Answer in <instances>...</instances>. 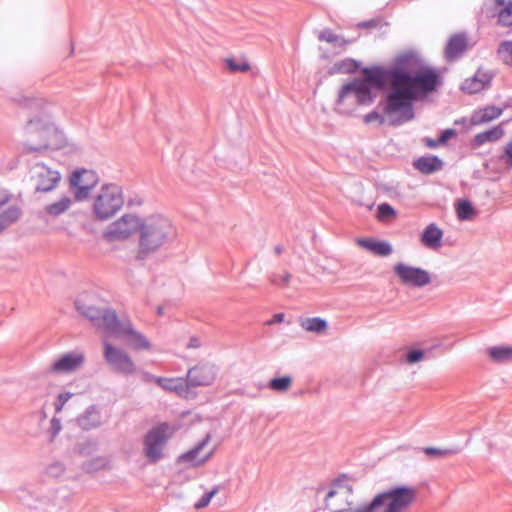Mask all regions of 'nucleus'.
I'll use <instances>...</instances> for the list:
<instances>
[{
	"mask_svg": "<svg viewBox=\"0 0 512 512\" xmlns=\"http://www.w3.org/2000/svg\"><path fill=\"white\" fill-rule=\"evenodd\" d=\"M363 75L362 80L367 81L369 86L373 84L383 88L388 84L390 91L384 110L388 115L400 114L402 121L413 118L414 100L426 98L441 85L439 72L411 51L399 54L391 68H365Z\"/></svg>",
	"mask_w": 512,
	"mask_h": 512,
	"instance_id": "1",
	"label": "nucleus"
},
{
	"mask_svg": "<svg viewBox=\"0 0 512 512\" xmlns=\"http://www.w3.org/2000/svg\"><path fill=\"white\" fill-rule=\"evenodd\" d=\"M12 100L26 113L28 122L24 128L23 152H43L59 146V135L52 125V105L43 98L15 95Z\"/></svg>",
	"mask_w": 512,
	"mask_h": 512,
	"instance_id": "2",
	"label": "nucleus"
},
{
	"mask_svg": "<svg viewBox=\"0 0 512 512\" xmlns=\"http://www.w3.org/2000/svg\"><path fill=\"white\" fill-rule=\"evenodd\" d=\"M77 310L88 317L107 337H127V344L135 350H149L150 342L136 331L130 321H119L111 310H104L92 305L88 297L76 301Z\"/></svg>",
	"mask_w": 512,
	"mask_h": 512,
	"instance_id": "3",
	"label": "nucleus"
},
{
	"mask_svg": "<svg viewBox=\"0 0 512 512\" xmlns=\"http://www.w3.org/2000/svg\"><path fill=\"white\" fill-rule=\"evenodd\" d=\"M176 237L171 221L163 215H152L141 222L137 257L143 259Z\"/></svg>",
	"mask_w": 512,
	"mask_h": 512,
	"instance_id": "4",
	"label": "nucleus"
},
{
	"mask_svg": "<svg viewBox=\"0 0 512 512\" xmlns=\"http://www.w3.org/2000/svg\"><path fill=\"white\" fill-rule=\"evenodd\" d=\"M416 498V490L412 487H397L377 495L362 512H402Z\"/></svg>",
	"mask_w": 512,
	"mask_h": 512,
	"instance_id": "5",
	"label": "nucleus"
},
{
	"mask_svg": "<svg viewBox=\"0 0 512 512\" xmlns=\"http://www.w3.org/2000/svg\"><path fill=\"white\" fill-rule=\"evenodd\" d=\"M124 206L122 188L117 184L101 187L92 202V212L97 220L105 221L116 215Z\"/></svg>",
	"mask_w": 512,
	"mask_h": 512,
	"instance_id": "6",
	"label": "nucleus"
},
{
	"mask_svg": "<svg viewBox=\"0 0 512 512\" xmlns=\"http://www.w3.org/2000/svg\"><path fill=\"white\" fill-rule=\"evenodd\" d=\"M325 506L331 512H362V506L356 501L352 484L346 478H340L331 484L325 497Z\"/></svg>",
	"mask_w": 512,
	"mask_h": 512,
	"instance_id": "7",
	"label": "nucleus"
},
{
	"mask_svg": "<svg viewBox=\"0 0 512 512\" xmlns=\"http://www.w3.org/2000/svg\"><path fill=\"white\" fill-rule=\"evenodd\" d=\"M175 431L176 428L168 423H159L148 431L144 438V451L151 462L162 458L164 446Z\"/></svg>",
	"mask_w": 512,
	"mask_h": 512,
	"instance_id": "8",
	"label": "nucleus"
},
{
	"mask_svg": "<svg viewBox=\"0 0 512 512\" xmlns=\"http://www.w3.org/2000/svg\"><path fill=\"white\" fill-rule=\"evenodd\" d=\"M103 345L104 358L115 371L127 375L136 372V365L132 358L124 350L110 344L106 335Z\"/></svg>",
	"mask_w": 512,
	"mask_h": 512,
	"instance_id": "9",
	"label": "nucleus"
},
{
	"mask_svg": "<svg viewBox=\"0 0 512 512\" xmlns=\"http://www.w3.org/2000/svg\"><path fill=\"white\" fill-rule=\"evenodd\" d=\"M141 222L136 215L124 214L108 227L104 237L109 241L125 240L137 231L140 233Z\"/></svg>",
	"mask_w": 512,
	"mask_h": 512,
	"instance_id": "10",
	"label": "nucleus"
},
{
	"mask_svg": "<svg viewBox=\"0 0 512 512\" xmlns=\"http://www.w3.org/2000/svg\"><path fill=\"white\" fill-rule=\"evenodd\" d=\"M30 180L37 191L48 192L56 188L61 175L43 163H36L30 169Z\"/></svg>",
	"mask_w": 512,
	"mask_h": 512,
	"instance_id": "11",
	"label": "nucleus"
},
{
	"mask_svg": "<svg viewBox=\"0 0 512 512\" xmlns=\"http://www.w3.org/2000/svg\"><path fill=\"white\" fill-rule=\"evenodd\" d=\"M98 176L94 171L87 169L76 170L70 176V185L76 200L82 201L88 198L91 190L97 185Z\"/></svg>",
	"mask_w": 512,
	"mask_h": 512,
	"instance_id": "12",
	"label": "nucleus"
},
{
	"mask_svg": "<svg viewBox=\"0 0 512 512\" xmlns=\"http://www.w3.org/2000/svg\"><path fill=\"white\" fill-rule=\"evenodd\" d=\"M393 270L400 281L407 286L423 287L431 282L429 272L419 267L398 263L394 266Z\"/></svg>",
	"mask_w": 512,
	"mask_h": 512,
	"instance_id": "13",
	"label": "nucleus"
},
{
	"mask_svg": "<svg viewBox=\"0 0 512 512\" xmlns=\"http://www.w3.org/2000/svg\"><path fill=\"white\" fill-rule=\"evenodd\" d=\"M350 95H353L356 99V103L360 105L372 102L371 88L367 84V81L362 79H355L342 86L338 95V104H344L346 98Z\"/></svg>",
	"mask_w": 512,
	"mask_h": 512,
	"instance_id": "14",
	"label": "nucleus"
},
{
	"mask_svg": "<svg viewBox=\"0 0 512 512\" xmlns=\"http://www.w3.org/2000/svg\"><path fill=\"white\" fill-rule=\"evenodd\" d=\"M209 440L210 437L206 436L195 448L182 454L179 457V461L192 467L200 466L207 462L213 454V449L208 445Z\"/></svg>",
	"mask_w": 512,
	"mask_h": 512,
	"instance_id": "15",
	"label": "nucleus"
},
{
	"mask_svg": "<svg viewBox=\"0 0 512 512\" xmlns=\"http://www.w3.org/2000/svg\"><path fill=\"white\" fill-rule=\"evenodd\" d=\"M85 357L83 353L73 352L60 356L50 367V372L65 374L78 369L84 363Z\"/></svg>",
	"mask_w": 512,
	"mask_h": 512,
	"instance_id": "16",
	"label": "nucleus"
},
{
	"mask_svg": "<svg viewBox=\"0 0 512 512\" xmlns=\"http://www.w3.org/2000/svg\"><path fill=\"white\" fill-rule=\"evenodd\" d=\"M215 379V372L212 366L199 364L191 368L187 373L186 385L206 386L210 385Z\"/></svg>",
	"mask_w": 512,
	"mask_h": 512,
	"instance_id": "17",
	"label": "nucleus"
},
{
	"mask_svg": "<svg viewBox=\"0 0 512 512\" xmlns=\"http://www.w3.org/2000/svg\"><path fill=\"white\" fill-rule=\"evenodd\" d=\"M10 199V194L6 190L0 189V232L15 223L21 216V210L15 205L2 210V207L8 204Z\"/></svg>",
	"mask_w": 512,
	"mask_h": 512,
	"instance_id": "18",
	"label": "nucleus"
},
{
	"mask_svg": "<svg viewBox=\"0 0 512 512\" xmlns=\"http://www.w3.org/2000/svg\"><path fill=\"white\" fill-rule=\"evenodd\" d=\"M491 79L492 75L489 72L478 69L473 76L464 80L461 90L468 94L478 93L490 84Z\"/></svg>",
	"mask_w": 512,
	"mask_h": 512,
	"instance_id": "19",
	"label": "nucleus"
},
{
	"mask_svg": "<svg viewBox=\"0 0 512 512\" xmlns=\"http://www.w3.org/2000/svg\"><path fill=\"white\" fill-rule=\"evenodd\" d=\"M355 242L359 247L376 256L386 257L392 253V247L387 241H378L373 238H358Z\"/></svg>",
	"mask_w": 512,
	"mask_h": 512,
	"instance_id": "20",
	"label": "nucleus"
},
{
	"mask_svg": "<svg viewBox=\"0 0 512 512\" xmlns=\"http://www.w3.org/2000/svg\"><path fill=\"white\" fill-rule=\"evenodd\" d=\"M505 134L501 125L494 126L488 130L476 134L470 141V147L477 149L486 143H494L500 140Z\"/></svg>",
	"mask_w": 512,
	"mask_h": 512,
	"instance_id": "21",
	"label": "nucleus"
},
{
	"mask_svg": "<svg viewBox=\"0 0 512 512\" xmlns=\"http://www.w3.org/2000/svg\"><path fill=\"white\" fill-rule=\"evenodd\" d=\"M468 40L464 34H454L448 40L445 55L449 60H453L464 53L468 48Z\"/></svg>",
	"mask_w": 512,
	"mask_h": 512,
	"instance_id": "22",
	"label": "nucleus"
},
{
	"mask_svg": "<svg viewBox=\"0 0 512 512\" xmlns=\"http://www.w3.org/2000/svg\"><path fill=\"white\" fill-rule=\"evenodd\" d=\"M497 22L501 26H512V0H494Z\"/></svg>",
	"mask_w": 512,
	"mask_h": 512,
	"instance_id": "23",
	"label": "nucleus"
},
{
	"mask_svg": "<svg viewBox=\"0 0 512 512\" xmlns=\"http://www.w3.org/2000/svg\"><path fill=\"white\" fill-rule=\"evenodd\" d=\"M442 236V230L432 223L424 229L421 235V242L430 249H437L441 246Z\"/></svg>",
	"mask_w": 512,
	"mask_h": 512,
	"instance_id": "24",
	"label": "nucleus"
},
{
	"mask_svg": "<svg viewBox=\"0 0 512 512\" xmlns=\"http://www.w3.org/2000/svg\"><path fill=\"white\" fill-rule=\"evenodd\" d=\"M503 109L497 106L488 105L474 112L472 123L476 125L488 123L501 116Z\"/></svg>",
	"mask_w": 512,
	"mask_h": 512,
	"instance_id": "25",
	"label": "nucleus"
},
{
	"mask_svg": "<svg viewBox=\"0 0 512 512\" xmlns=\"http://www.w3.org/2000/svg\"><path fill=\"white\" fill-rule=\"evenodd\" d=\"M442 161L437 156H425L416 159L413 163L415 169L423 174H431L442 168Z\"/></svg>",
	"mask_w": 512,
	"mask_h": 512,
	"instance_id": "26",
	"label": "nucleus"
},
{
	"mask_svg": "<svg viewBox=\"0 0 512 512\" xmlns=\"http://www.w3.org/2000/svg\"><path fill=\"white\" fill-rule=\"evenodd\" d=\"M225 66L230 73H245L251 70L246 56H229L224 59Z\"/></svg>",
	"mask_w": 512,
	"mask_h": 512,
	"instance_id": "27",
	"label": "nucleus"
},
{
	"mask_svg": "<svg viewBox=\"0 0 512 512\" xmlns=\"http://www.w3.org/2000/svg\"><path fill=\"white\" fill-rule=\"evenodd\" d=\"M490 359L496 363H505L512 360V346H495L487 350Z\"/></svg>",
	"mask_w": 512,
	"mask_h": 512,
	"instance_id": "28",
	"label": "nucleus"
},
{
	"mask_svg": "<svg viewBox=\"0 0 512 512\" xmlns=\"http://www.w3.org/2000/svg\"><path fill=\"white\" fill-rule=\"evenodd\" d=\"M71 205V198L69 196H63L58 201L47 205L45 207V212L52 217H57L65 213Z\"/></svg>",
	"mask_w": 512,
	"mask_h": 512,
	"instance_id": "29",
	"label": "nucleus"
},
{
	"mask_svg": "<svg viewBox=\"0 0 512 512\" xmlns=\"http://www.w3.org/2000/svg\"><path fill=\"white\" fill-rule=\"evenodd\" d=\"M156 383L165 390L180 394L186 390V381L183 378H157Z\"/></svg>",
	"mask_w": 512,
	"mask_h": 512,
	"instance_id": "30",
	"label": "nucleus"
},
{
	"mask_svg": "<svg viewBox=\"0 0 512 512\" xmlns=\"http://www.w3.org/2000/svg\"><path fill=\"white\" fill-rule=\"evenodd\" d=\"M456 214L460 220H471L476 216V211L470 201L461 199L456 204Z\"/></svg>",
	"mask_w": 512,
	"mask_h": 512,
	"instance_id": "31",
	"label": "nucleus"
},
{
	"mask_svg": "<svg viewBox=\"0 0 512 512\" xmlns=\"http://www.w3.org/2000/svg\"><path fill=\"white\" fill-rule=\"evenodd\" d=\"M300 325L308 332L321 333L327 329L326 321L318 317L306 318L300 322Z\"/></svg>",
	"mask_w": 512,
	"mask_h": 512,
	"instance_id": "32",
	"label": "nucleus"
},
{
	"mask_svg": "<svg viewBox=\"0 0 512 512\" xmlns=\"http://www.w3.org/2000/svg\"><path fill=\"white\" fill-rule=\"evenodd\" d=\"M292 384V379L289 376H284L280 378H274L270 381L269 387L277 392L287 391Z\"/></svg>",
	"mask_w": 512,
	"mask_h": 512,
	"instance_id": "33",
	"label": "nucleus"
},
{
	"mask_svg": "<svg viewBox=\"0 0 512 512\" xmlns=\"http://www.w3.org/2000/svg\"><path fill=\"white\" fill-rule=\"evenodd\" d=\"M498 55L507 65L512 66V41H504L499 45Z\"/></svg>",
	"mask_w": 512,
	"mask_h": 512,
	"instance_id": "34",
	"label": "nucleus"
},
{
	"mask_svg": "<svg viewBox=\"0 0 512 512\" xmlns=\"http://www.w3.org/2000/svg\"><path fill=\"white\" fill-rule=\"evenodd\" d=\"M395 216V210L389 204H381L378 206V219L383 221Z\"/></svg>",
	"mask_w": 512,
	"mask_h": 512,
	"instance_id": "35",
	"label": "nucleus"
},
{
	"mask_svg": "<svg viewBox=\"0 0 512 512\" xmlns=\"http://www.w3.org/2000/svg\"><path fill=\"white\" fill-rule=\"evenodd\" d=\"M218 493V488L215 487L214 489H212L210 492L204 494L195 504H194V508L196 509H201V508H204L206 507L211 499Z\"/></svg>",
	"mask_w": 512,
	"mask_h": 512,
	"instance_id": "36",
	"label": "nucleus"
},
{
	"mask_svg": "<svg viewBox=\"0 0 512 512\" xmlns=\"http://www.w3.org/2000/svg\"><path fill=\"white\" fill-rule=\"evenodd\" d=\"M290 280H291V274L286 271L281 274H275L272 277V283L277 286H281V287L288 286L290 283Z\"/></svg>",
	"mask_w": 512,
	"mask_h": 512,
	"instance_id": "37",
	"label": "nucleus"
},
{
	"mask_svg": "<svg viewBox=\"0 0 512 512\" xmlns=\"http://www.w3.org/2000/svg\"><path fill=\"white\" fill-rule=\"evenodd\" d=\"M338 70L346 73L353 72L357 68V63L354 60H344L337 64Z\"/></svg>",
	"mask_w": 512,
	"mask_h": 512,
	"instance_id": "38",
	"label": "nucleus"
},
{
	"mask_svg": "<svg viewBox=\"0 0 512 512\" xmlns=\"http://www.w3.org/2000/svg\"><path fill=\"white\" fill-rule=\"evenodd\" d=\"M319 40L327 43H337L340 38L331 30H325L319 35Z\"/></svg>",
	"mask_w": 512,
	"mask_h": 512,
	"instance_id": "39",
	"label": "nucleus"
},
{
	"mask_svg": "<svg viewBox=\"0 0 512 512\" xmlns=\"http://www.w3.org/2000/svg\"><path fill=\"white\" fill-rule=\"evenodd\" d=\"M72 397L70 392L61 393L58 395L57 402L55 403V410L57 413L61 412L65 403Z\"/></svg>",
	"mask_w": 512,
	"mask_h": 512,
	"instance_id": "40",
	"label": "nucleus"
},
{
	"mask_svg": "<svg viewBox=\"0 0 512 512\" xmlns=\"http://www.w3.org/2000/svg\"><path fill=\"white\" fill-rule=\"evenodd\" d=\"M424 357V353L421 350H412L407 353L406 361L410 364L416 363L422 360Z\"/></svg>",
	"mask_w": 512,
	"mask_h": 512,
	"instance_id": "41",
	"label": "nucleus"
},
{
	"mask_svg": "<svg viewBox=\"0 0 512 512\" xmlns=\"http://www.w3.org/2000/svg\"><path fill=\"white\" fill-rule=\"evenodd\" d=\"M364 121L366 123H372L374 121H378L381 124L384 122V120L381 117V115L379 113L375 112V111L366 114L365 117H364Z\"/></svg>",
	"mask_w": 512,
	"mask_h": 512,
	"instance_id": "42",
	"label": "nucleus"
},
{
	"mask_svg": "<svg viewBox=\"0 0 512 512\" xmlns=\"http://www.w3.org/2000/svg\"><path fill=\"white\" fill-rule=\"evenodd\" d=\"M456 135V132L455 130L453 129H446L444 130L440 137H439V142L443 144H445L449 139H451L452 137H454Z\"/></svg>",
	"mask_w": 512,
	"mask_h": 512,
	"instance_id": "43",
	"label": "nucleus"
},
{
	"mask_svg": "<svg viewBox=\"0 0 512 512\" xmlns=\"http://www.w3.org/2000/svg\"><path fill=\"white\" fill-rule=\"evenodd\" d=\"M425 453L427 455H431V456H443L446 454L445 451L441 450V449H438V448H434V447H428L425 449Z\"/></svg>",
	"mask_w": 512,
	"mask_h": 512,
	"instance_id": "44",
	"label": "nucleus"
},
{
	"mask_svg": "<svg viewBox=\"0 0 512 512\" xmlns=\"http://www.w3.org/2000/svg\"><path fill=\"white\" fill-rule=\"evenodd\" d=\"M506 163L512 165V142L508 143L505 147Z\"/></svg>",
	"mask_w": 512,
	"mask_h": 512,
	"instance_id": "45",
	"label": "nucleus"
},
{
	"mask_svg": "<svg viewBox=\"0 0 512 512\" xmlns=\"http://www.w3.org/2000/svg\"><path fill=\"white\" fill-rule=\"evenodd\" d=\"M424 143L427 147H430V148H436L437 146L442 145V143L439 142V139L434 140V139H430V138H425Z\"/></svg>",
	"mask_w": 512,
	"mask_h": 512,
	"instance_id": "46",
	"label": "nucleus"
},
{
	"mask_svg": "<svg viewBox=\"0 0 512 512\" xmlns=\"http://www.w3.org/2000/svg\"><path fill=\"white\" fill-rule=\"evenodd\" d=\"M284 320V314L283 313H278V314H275L273 319L270 321V324H273V323H280Z\"/></svg>",
	"mask_w": 512,
	"mask_h": 512,
	"instance_id": "47",
	"label": "nucleus"
},
{
	"mask_svg": "<svg viewBox=\"0 0 512 512\" xmlns=\"http://www.w3.org/2000/svg\"><path fill=\"white\" fill-rule=\"evenodd\" d=\"M200 346V342L197 338H191L190 342L188 344V347L190 348H197Z\"/></svg>",
	"mask_w": 512,
	"mask_h": 512,
	"instance_id": "48",
	"label": "nucleus"
},
{
	"mask_svg": "<svg viewBox=\"0 0 512 512\" xmlns=\"http://www.w3.org/2000/svg\"><path fill=\"white\" fill-rule=\"evenodd\" d=\"M274 252L276 255H280L283 252V247L280 245H277L274 247Z\"/></svg>",
	"mask_w": 512,
	"mask_h": 512,
	"instance_id": "49",
	"label": "nucleus"
},
{
	"mask_svg": "<svg viewBox=\"0 0 512 512\" xmlns=\"http://www.w3.org/2000/svg\"><path fill=\"white\" fill-rule=\"evenodd\" d=\"M158 313L162 314V309L161 308L158 309Z\"/></svg>",
	"mask_w": 512,
	"mask_h": 512,
	"instance_id": "50",
	"label": "nucleus"
}]
</instances>
